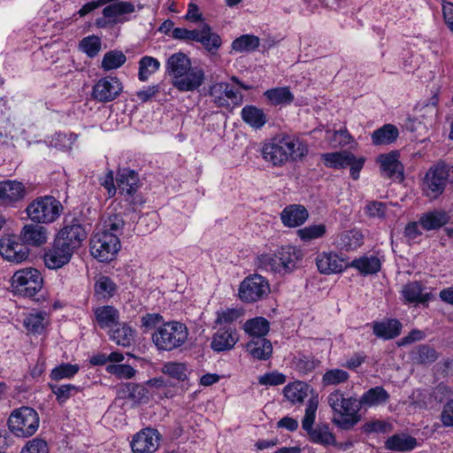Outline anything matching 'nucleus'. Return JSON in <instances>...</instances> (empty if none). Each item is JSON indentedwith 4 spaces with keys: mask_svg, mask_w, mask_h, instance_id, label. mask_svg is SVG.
<instances>
[{
    "mask_svg": "<svg viewBox=\"0 0 453 453\" xmlns=\"http://www.w3.org/2000/svg\"><path fill=\"white\" fill-rule=\"evenodd\" d=\"M166 73L173 78V85L179 91L188 92L197 89L204 81L202 68L192 67L189 58L177 52L171 55L165 64Z\"/></svg>",
    "mask_w": 453,
    "mask_h": 453,
    "instance_id": "1",
    "label": "nucleus"
},
{
    "mask_svg": "<svg viewBox=\"0 0 453 453\" xmlns=\"http://www.w3.org/2000/svg\"><path fill=\"white\" fill-rule=\"evenodd\" d=\"M326 402L334 411L332 422L339 428L349 430L360 421L356 397L345 398L342 391L336 389L328 395Z\"/></svg>",
    "mask_w": 453,
    "mask_h": 453,
    "instance_id": "2",
    "label": "nucleus"
},
{
    "mask_svg": "<svg viewBox=\"0 0 453 453\" xmlns=\"http://www.w3.org/2000/svg\"><path fill=\"white\" fill-rule=\"evenodd\" d=\"M307 152L308 149L303 143L288 138H274L262 149L263 157L273 165H281L288 159H301Z\"/></svg>",
    "mask_w": 453,
    "mask_h": 453,
    "instance_id": "3",
    "label": "nucleus"
},
{
    "mask_svg": "<svg viewBox=\"0 0 453 453\" xmlns=\"http://www.w3.org/2000/svg\"><path fill=\"white\" fill-rule=\"evenodd\" d=\"M188 336L187 326L178 321H168L158 326L151 335L158 350L172 351L182 346Z\"/></svg>",
    "mask_w": 453,
    "mask_h": 453,
    "instance_id": "4",
    "label": "nucleus"
},
{
    "mask_svg": "<svg viewBox=\"0 0 453 453\" xmlns=\"http://www.w3.org/2000/svg\"><path fill=\"white\" fill-rule=\"evenodd\" d=\"M318 406V395L310 397L302 420V427L307 433L311 442L323 446L334 445L336 443L335 436L330 431L327 424H318L313 427Z\"/></svg>",
    "mask_w": 453,
    "mask_h": 453,
    "instance_id": "5",
    "label": "nucleus"
},
{
    "mask_svg": "<svg viewBox=\"0 0 453 453\" xmlns=\"http://www.w3.org/2000/svg\"><path fill=\"white\" fill-rule=\"evenodd\" d=\"M62 209L61 203L54 196H44L31 202L26 211L33 222L49 224L54 222L60 216Z\"/></svg>",
    "mask_w": 453,
    "mask_h": 453,
    "instance_id": "6",
    "label": "nucleus"
},
{
    "mask_svg": "<svg viewBox=\"0 0 453 453\" xmlns=\"http://www.w3.org/2000/svg\"><path fill=\"white\" fill-rule=\"evenodd\" d=\"M39 421L38 413L33 408L21 407L11 414L8 426L16 436L29 437L37 431Z\"/></svg>",
    "mask_w": 453,
    "mask_h": 453,
    "instance_id": "7",
    "label": "nucleus"
},
{
    "mask_svg": "<svg viewBox=\"0 0 453 453\" xmlns=\"http://www.w3.org/2000/svg\"><path fill=\"white\" fill-rule=\"evenodd\" d=\"M120 249L116 234L97 231L90 239V253L100 262L113 260Z\"/></svg>",
    "mask_w": 453,
    "mask_h": 453,
    "instance_id": "8",
    "label": "nucleus"
},
{
    "mask_svg": "<svg viewBox=\"0 0 453 453\" xmlns=\"http://www.w3.org/2000/svg\"><path fill=\"white\" fill-rule=\"evenodd\" d=\"M43 279L41 273L32 267L17 271L12 278V288L15 294L32 297L42 288Z\"/></svg>",
    "mask_w": 453,
    "mask_h": 453,
    "instance_id": "9",
    "label": "nucleus"
},
{
    "mask_svg": "<svg viewBox=\"0 0 453 453\" xmlns=\"http://www.w3.org/2000/svg\"><path fill=\"white\" fill-rule=\"evenodd\" d=\"M449 183V168L439 163L428 169L423 180V190L430 199L438 198Z\"/></svg>",
    "mask_w": 453,
    "mask_h": 453,
    "instance_id": "10",
    "label": "nucleus"
},
{
    "mask_svg": "<svg viewBox=\"0 0 453 453\" xmlns=\"http://www.w3.org/2000/svg\"><path fill=\"white\" fill-rule=\"evenodd\" d=\"M269 293L268 280L259 274L245 278L239 288V297L245 303H255L266 297Z\"/></svg>",
    "mask_w": 453,
    "mask_h": 453,
    "instance_id": "11",
    "label": "nucleus"
},
{
    "mask_svg": "<svg viewBox=\"0 0 453 453\" xmlns=\"http://www.w3.org/2000/svg\"><path fill=\"white\" fill-rule=\"evenodd\" d=\"M88 232L81 219L73 218L65 219V226L58 232L56 240L73 251L78 250L86 240Z\"/></svg>",
    "mask_w": 453,
    "mask_h": 453,
    "instance_id": "12",
    "label": "nucleus"
},
{
    "mask_svg": "<svg viewBox=\"0 0 453 453\" xmlns=\"http://www.w3.org/2000/svg\"><path fill=\"white\" fill-rule=\"evenodd\" d=\"M30 250L20 240L19 235H7L0 239V254L4 259L20 264L29 257Z\"/></svg>",
    "mask_w": 453,
    "mask_h": 453,
    "instance_id": "13",
    "label": "nucleus"
},
{
    "mask_svg": "<svg viewBox=\"0 0 453 453\" xmlns=\"http://www.w3.org/2000/svg\"><path fill=\"white\" fill-rule=\"evenodd\" d=\"M122 90L123 85L119 78L106 76L94 85L92 96L99 103H108L115 100Z\"/></svg>",
    "mask_w": 453,
    "mask_h": 453,
    "instance_id": "14",
    "label": "nucleus"
},
{
    "mask_svg": "<svg viewBox=\"0 0 453 453\" xmlns=\"http://www.w3.org/2000/svg\"><path fill=\"white\" fill-rule=\"evenodd\" d=\"M209 94L213 103L219 107H229L230 104L240 105L243 101L242 94L234 90L227 82H219L211 85Z\"/></svg>",
    "mask_w": 453,
    "mask_h": 453,
    "instance_id": "15",
    "label": "nucleus"
},
{
    "mask_svg": "<svg viewBox=\"0 0 453 453\" xmlns=\"http://www.w3.org/2000/svg\"><path fill=\"white\" fill-rule=\"evenodd\" d=\"M160 439L157 430L150 427L142 429L134 436L132 450L134 453H154L158 449Z\"/></svg>",
    "mask_w": 453,
    "mask_h": 453,
    "instance_id": "16",
    "label": "nucleus"
},
{
    "mask_svg": "<svg viewBox=\"0 0 453 453\" xmlns=\"http://www.w3.org/2000/svg\"><path fill=\"white\" fill-rule=\"evenodd\" d=\"M316 265L320 273H340L349 267V262L335 252H322L315 259Z\"/></svg>",
    "mask_w": 453,
    "mask_h": 453,
    "instance_id": "17",
    "label": "nucleus"
},
{
    "mask_svg": "<svg viewBox=\"0 0 453 453\" xmlns=\"http://www.w3.org/2000/svg\"><path fill=\"white\" fill-rule=\"evenodd\" d=\"M27 196L23 183L17 180L0 181V204L12 205L21 201Z\"/></svg>",
    "mask_w": 453,
    "mask_h": 453,
    "instance_id": "18",
    "label": "nucleus"
},
{
    "mask_svg": "<svg viewBox=\"0 0 453 453\" xmlns=\"http://www.w3.org/2000/svg\"><path fill=\"white\" fill-rule=\"evenodd\" d=\"M73 252L55 239L53 247L44 255L45 265L50 269L61 268L69 263Z\"/></svg>",
    "mask_w": 453,
    "mask_h": 453,
    "instance_id": "19",
    "label": "nucleus"
},
{
    "mask_svg": "<svg viewBox=\"0 0 453 453\" xmlns=\"http://www.w3.org/2000/svg\"><path fill=\"white\" fill-rule=\"evenodd\" d=\"M399 154L396 151H391L388 154H381L378 157V162L380 164L382 174L388 178L403 180V165L398 159Z\"/></svg>",
    "mask_w": 453,
    "mask_h": 453,
    "instance_id": "20",
    "label": "nucleus"
},
{
    "mask_svg": "<svg viewBox=\"0 0 453 453\" xmlns=\"http://www.w3.org/2000/svg\"><path fill=\"white\" fill-rule=\"evenodd\" d=\"M238 342V335L235 328L225 326L219 328L212 336L211 342V349L216 352L229 350Z\"/></svg>",
    "mask_w": 453,
    "mask_h": 453,
    "instance_id": "21",
    "label": "nucleus"
},
{
    "mask_svg": "<svg viewBox=\"0 0 453 453\" xmlns=\"http://www.w3.org/2000/svg\"><path fill=\"white\" fill-rule=\"evenodd\" d=\"M116 182L120 193L132 196L140 187L138 173L129 168L119 169L116 174Z\"/></svg>",
    "mask_w": 453,
    "mask_h": 453,
    "instance_id": "22",
    "label": "nucleus"
},
{
    "mask_svg": "<svg viewBox=\"0 0 453 453\" xmlns=\"http://www.w3.org/2000/svg\"><path fill=\"white\" fill-rule=\"evenodd\" d=\"M19 237L26 246L38 247L47 242L48 231L41 225L27 224L22 227Z\"/></svg>",
    "mask_w": 453,
    "mask_h": 453,
    "instance_id": "23",
    "label": "nucleus"
},
{
    "mask_svg": "<svg viewBox=\"0 0 453 453\" xmlns=\"http://www.w3.org/2000/svg\"><path fill=\"white\" fill-rule=\"evenodd\" d=\"M277 252L282 274L292 273L303 259L302 250L294 246H283Z\"/></svg>",
    "mask_w": 453,
    "mask_h": 453,
    "instance_id": "24",
    "label": "nucleus"
},
{
    "mask_svg": "<svg viewBox=\"0 0 453 453\" xmlns=\"http://www.w3.org/2000/svg\"><path fill=\"white\" fill-rule=\"evenodd\" d=\"M402 323L395 319H387L372 323L373 334L382 340H391L401 334Z\"/></svg>",
    "mask_w": 453,
    "mask_h": 453,
    "instance_id": "25",
    "label": "nucleus"
},
{
    "mask_svg": "<svg viewBox=\"0 0 453 453\" xmlns=\"http://www.w3.org/2000/svg\"><path fill=\"white\" fill-rule=\"evenodd\" d=\"M402 296L405 302L415 303H427L432 294L426 291L425 286L419 281H411L402 288Z\"/></svg>",
    "mask_w": 453,
    "mask_h": 453,
    "instance_id": "26",
    "label": "nucleus"
},
{
    "mask_svg": "<svg viewBox=\"0 0 453 453\" xmlns=\"http://www.w3.org/2000/svg\"><path fill=\"white\" fill-rule=\"evenodd\" d=\"M309 213L304 206L292 204L286 207L280 213V219L284 226L296 227L303 225L308 219Z\"/></svg>",
    "mask_w": 453,
    "mask_h": 453,
    "instance_id": "27",
    "label": "nucleus"
},
{
    "mask_svg": "<svg viewBox=\"0 0 453 453\" xmlns=\"http://www.w3.org/2000/svg\"><path fill=\"white\" fill-rule=\"evenodd\" d=\"M311 391V388L309 384L296 380L284 387L283 395L292 404H296L303 403Z\"/></svg>",
    "mask_w": 453,
    "mask_h": 453,
    "instance_id": "28",
    "label": "nucleus"
},
{
    "mask_svg": "<svg viewBox=\"0 0 453 453\" xmlns=\"http://www.w3.org/2000/svg\"><path fill=\"white\" fill-rule=\"evenodd\" d=\"M449 220L448 213L443 210H434L423 213L418 223L426 231L438 229L446 225Z\"/></svg>",
    "mask_w": 453,
    "mask_h": 453,
    "instance_id": "29",
    "label": "nucleus"
},
{
    "mask_svg": "<svg viewBox=\"0 0 453 453\" xmlns=\"http://www.w3.org/2000/svg\"><path fill=\"white\" fill-rule=\"evenodd\" d=\"M196 42H200L211 54H215L222 43L220 36L212 32L211 27L205 23L199 27Z\"/></svg>",
    "mask_w": 453,
    "mask_h": 453,
    "instance_id": "30",
    "label": "nucleus"
},
{
    "mask_svg": "<svg viewBox=\"0 0 453 453\" xmlns=\"http://www.w3.org/2000/svg\"><path fill=\"white\" fill-rule=\"evenodd\" d=\"M249 354L258 360H267L273 353V346L269 340L265 337L253 338L246 345Z\"/></svg>",
    "mask_w": 453,
    "mask_h": 453,
    "instance_id": "31",
    "label": "nucleus"
},
{
    "mask_svg": "<svg viewBox=\"0 0 453 453\" xmlns=\"http://www.w3.org/2000/svg\"><path fill=\"white\" fill-rule=\"evenodd\" d=\"M389 399V394L382 387H374L365 392L359 400L357 404L359 409L362 406H376L386 403Z\"/></svg>",
    "mask_w": 453,
    "mask_h": 453,
    "instance_id": "32",
    "label": "nucleus"
},
{
    "mask_svg": "<svg viewBox=\"0 0 453 453\" xmlns=\"http://www.w3.org/2000/svg\"><path fill=\"white\" fill-rule=\"evenodd\" d=\"M242 120L255 129H260L267 122V117L262 109L254 105H246L242 108Z\"/></svg>",
    "mask_w": 453,
    "mask_h": 453,
    "instance_id": "33",
    "label": "nucleus"
},
{
    "mask_svg": "<svg viewBox=\"0 0 453 453\" xmlns=\"http://www.w3.org/2000/svg\"><path fill=\"white\" fill-rule=\"evenodd\" d=\"M349 267L357 269L364 275L373 274L380 270L381 264L375 256H363L349 263Z\"/></svg>",
    "mask_w": 453,
    "mask_h": 453,
    "instance_id": "34",
    "label": "nucleus"
},
{
    "mask_svg": "<svg viewBox=\"0 0 453 453\" xmlns=\"http://www.w3.org/2000/svg\"><path fill=\"white\" fill-rule=\"evenodd\" d=\"M96 322L101 328L111 327L118 324L119 314L113 306L104 305L95 310Z\"/></svg>",
    "mask_w": 453,
    "mask_h": 453,
    "instance_id": "35",
    "label": "nucleus"
},
{
    "mask_svg": "<svg viewBox=\"0 0 453 453\" xmlns=\"http://www.w3.org/2000/svg\"><path fill=\"white\" fill-rule=\"evenodd\" d=\"M398 129L391 124H386L372 134L374 145H386L394 142L398 137Z\"/></svg>",
    "mask_w": 453,
    "mask_h": 453,
    "instance_id": "36",
    "label": "nucleus"
},
{
    "mask_svg": "<svg viewBox=\"0 0 453 453\" xmlns=\"http://www.w3.org/2000/svg\"><path fill=\"white\" fill-rule=\"evenodd\" d=\"M351 158L352 153L349 150L325 153L322 155L325 165L334 169H342L349 166Z\"/></svg>",
    "mask_w": 453,
    "mask_h": 453,
    "instance_id": "37",
    "label": "nucleus"
},
{
    "mask_svg": "<svg viewBox=\"0 0 453 453\" xmlns=\"http://www.w3.org/2000/svg\"><path fill=\"white\" fill-rule=\"evenodd\" d=\"M270 329L269 321L263 317L248 319L243 325V330L253 338L265 337Z\"/></svg>",
    "mask_w": 453,
    "mask_h": 453,
    "instance_id": "38",
    "label": "nucleus"
},
{
    "mask_svg": "<svg viewBox=\"0 0 453 453\" xmlns=\"http://www.w3.org/2000/svg\"><path fill=\"white\" fill-rule=\"evenodd\" d=\"M417 445V440L410 435L395 434L389 437L386 442L385 447L390 450L397 451H409L413 449Z\"/></svg>",
    "mask_w": 453,
    "mask_h": 453,
    "instance_id": "39",
    "label": "nucleus"
},
{
    "mask_svg": "<svg viewBox=\"0 0 453 453\" xmlns=\"http://www.w3.org/2000/svg\"><path fill=\"white\" fill-rule=\"evenodd\" d=\"M364 242V235L358 229L344 231L339 235V245L345 250H355Z\"/></svg>",
    "mask_w": 453,
    "mask_h": 453,
    "instance_id": "40",
    "label": "nucleus"
},
{
    "mask_svg": "<svg viewBox=\"0 0 453 453\" xmlns=\"http://www.w3.org/2000/svg\"><path fill=\"white\" fill-rule=\"evenodd\" d=\"M110 333L111 339L118 345L129 347L134 342V331L127 324H117Z\"/></svg>",
    "mask_w": 453,
    "mask_h": 453,
    "instance_id": "41",
    "label": "nucleus"
},
{
    "mask_svg": "<svg viewBox=\"0 0 453 453\" xmlns=\"http://www.w3.org/2000/svg\"><path fill=\"white\" fill-rule=\"evenodd\" d=\"M260 45V39L253 35H243L232 42V50L236 52H250Z\"/></svg>",
    "mask_w": 453,
    "mask_h": 453,
    "instance_id": "42",
    "label": "nucleus"
},
{
    "mask_svg": "<svg viewBox=\"0 0 453 453\" xmlns=\"http://www.w3.org/2000/svg\"><path fill=\"white\" fill-rule=\"evenodd\" d=\"M160 62L150 56L142 57L139 61L138 78L141 81H146L153 73L160 68Z\"/></svg>",
    "mask_w": 453,
    "mask_h": 453,
    "instance_id": "43",
    "label": "nucleus"
},
{
    "mask_svg": "<svg viewBox=\"0 0 453 453\" xmlns=\"http://www.w3.org/2000/svg\"><path fill=\"white\" fill-rule=\"evenodd\" d=\"M257 265L261 270L282 274L280 259L278 258V252L273 254L264 253L259 255L257 257Z\"/></svg>",
    "mask_w": 453,
    "mask_h": 453,
    "instance_id": "44",
    "label": "nucleus"
},
{
    "mask_svg": "<svg viewBox=\"0 0 453 453\" xmlns=\"http://www.w3.org/2000/svg\"><path fill=\"white\" fill-rule=\"evenodd\" d=\"M264 96L274 105L289 104L294 99L293 94L288 88L268 89L265 92Z\"/></svg>",
    "mask_w": 453,
    "mask_h": 453,
    "instance_id": "45",
    "label": "nucleus"
},
{
    "mask_svg": "<svg viewBox=\"0 0 453 453\" xmlns=\"http://www.w3.org/2000/svg\"><path fill=\"white\" fill-rule=\"evenodd\" d=\"M127 61L125 54L120 50H110L106 52L102 60V68L104 71L118 69Z\"/></svg>",
    "mask_w": 453,
    "mask_h": 453,
    "instance_id": "46",
    "label": "nucleus"
},
{
    "mask_svg": "<svg viewBox=\"0 0 453 453\" xmlns=\"http://www.w3.org/2000/svg\"><path fill=\"white\" fill-rule=\"evenodd\" d=\"M163 373L180 381L188 379V368L183 363L168 362L162 368Z\"/></svg>",
    "mask_w": 453,
    "mask_h": 453,
    "instance_id": "47",
    "label": "nucleus"
},
{
    "mask_svg": "<svg viewBox=\"0 0 453 453\" xmlns=\"http://www.w3.org/2000/svg\"><path fill=\"white\" fill-rule=\"evenodd\" d=\"M349 378V374L342 369H331L326 371L322 376V384L324 387L336 386L346 382Z\"/></svg>",
    "mask_w": 453,
    "mask_h": 453,
    "instance_id": "48",
    "label": "nucleus"
},
{
    "mask_svg": "<svg viewBox=\"0 0 453 453\" xmlns=\"http://www.w3.org/2000/svg\"><path fill=\"white\" fill-rule=\"evenodd\" d=\"M24 326L33 334H41L45 326V313H30L24 319Z\"/></svg>",
    "mask_w": 453,
    "mask_h": 453,
    "instance_id": "49",
    "label": "nucleus"
},
{
    "mask_svg": "<svg viewBox=\"0 0 453 453\" xmlns=\"http://www.w3.org/2000/svg\"><path fill=\"white\" fill-rule=\"evenodd\" d=\"M438 357L439 355L434 348L424 344L418 347L413 359L417 364L426 365L434 362Z\"/></svg>",
    "mask_w": 453,
    "mask_h": 453,
    "instance_id": "50",
    "label": "nucleus"
},
{
    "mask_svg": "<svg viewBox=\"0 0 453 453\" xmlns=\"http://www.w3.org/2000/svg\"><path fill=\"white\" fill-rule=\"evenodd\" d=\"M79 49L88 57L94 58L101 50V40L96 35L87 36L80 42Z\"/></svg>",
    "mask_w": 453,
    "mask_h": 453,
    "instance_id": "51",
    "label": "nucleus"
},
{
    "mask_svg": "<svg viewBox=\"0 0 453 453\" xmlns=\"http://www.w3.org/2000/svg\"><path fill=\"white\" fill-rule=\"evenodd\" d=\"M326 226L323 224L311 225L297 231L298 236L304 242H310L322 237L326 234Z\"/></svg>",
    "mask_w": 453,
    "mask_h": 453,
    "instance_id": "52",
    "label": "nucleus"
},
{
    "mask_svg": "<svg viewBox=\"0 0 453 453\" xmlns=\"http://www.w3.org/2000/svg\"><path fill=\"white\" fill-rule=\"evenodd\" d=\"M79 371L77 365H72L69 363H63L60 365L55 367L51 372L50 377L52 380H58L62 379H68L74 376Z\"/></svg>",
    "mask_w": 453,
    "mask_h": 453,
    "instance_id": "53",
    "label": "nucleus"
},
{
    "mask_svg": "<svg viewBox=\"0 0 453 453\" xmlns=\"http://www.w3.org/2000/svg\"><path fill=\"white\" fill-rule=\"evenodd\" d=\"M52 392L56 395L59 403L66 402L71 396L74 395L78 391V387L72 384H65L61 386L50 385Z\"/></svg>",
    "mask_w": 453,
    "mask_h": 453,
    "instance_id": "54",
    "label": "nucleus"
},
{
    "mask_svg": "<svg viewBox=\"0 0 453 453\" xmlns=\"http://www.w3.org/2000/svg\"><path fill=\"white\" fill-rule=\"evenodd\" d=\"M123 392L127 394V397L135 403L142 402L147 398L148 390L142 385L127 383L124 385Z\"/></svg>",
    "mask_w": 453,
    "mask_h": 453,
    "instance_id": "55",
    "label": "nucleus"
},
{
    "mask_svg": "<svg viewBox=\"0 0 453 453\" xmlns=\"http://www.w3.org/2000/svg\"><path fill=\"white\" fill-rule=\"evenodd\" d=\"M115 290L116 284L106 276H101L95 284V291L104 297L112 296Z\"/></svg>",
    "mask_w": 453,
    "mask_h": 453,
    "instance_id": "56",
    "label": "nucleus"
},
{
    "mask_svg": "<svg viewBox=\"0 0 453 453\" xmlns=\"http://www.w3.org/2000/svg\"><path fill=\"white\" fill-rule=\"evenodd\" d=\"M286 375L277 371L266 372L257 378V381L263 386H279L286 381Z\"/></svg>",
    "mask_w": 453,
    "mask_h": 453,
    "instance_id": "57",
    "label": "nucleus"
},
{
    "mask_svg": "<svg viewBox=\"0 0 453 453\" xmlns=\"http://www.w3.org/2000/svg\"><path fill=\"white\" fill-rule=\"evenodd\" d=\"M242 312L241 310L234 308L218 311L215 323L217 325L230 324L237 320L242 316Z\"/></svg>",
    "mask_w": 453,
    "mask_h": 453,
    "instance_id": "58",
    "label": "nucleus"
},
{
    "mask_svg": "<svg viewBox=\"0 0 453 453\" xmlns=\"http://www.w3.org/2000/svg\"><path fill=\"white\" fill-rule=\"evenodd\" d=\"M124 220L119 215H112L104 222V228L100 231H105L111 234H116L117 237L121 234L124 227Z\"/></svg>",
    "mask_w": 453,
    "mask_h": 453,
    "instance_id": "59",
    "label": "nucleus"
},
{
    "mask_svg": "<svg viewBox=\"0 0 453 453\" xmlns=\"http://www.w3.org/2000/svg\"><path fill=\"white\" fill-rule=\"evenodd\" d=\"M199 35V27L189 30L184 27H175L173 29L172 36L176 40L186 42H196Z\"/></svg>",
    "mask_w": 453,
    "mask_h": 453,
    "instance_id": "60",
    "label": "nucleus"
},
{
    "mask_svg": "<svg viewBox=\"0 0 453 453\" xmlns=\"http://www.w3.org/2000/svg\"><path fill=\"white\" fill-rule=\"evenodd\" d=\"M20 453H49V449L45 441L35 438L27 442Z\"/></svg>",
    "mask_w": 453,
    "mask_h": 453,
    "instance_id": "61",
    "label": "nucleus"
},
{
    "mask_svg": "<svg viewBox=\"0 0 453 453\" xmlns=\"http://www.w3.org/2000/svg\"><path fill=\"white\" fill-rule=\"evenodd\" d=\"M386 203L379 201L368 202L365 207V213L371 218H383L386 214Z\"/></svg>",
    "mask_w": 453,
    "mask_h": 453,
    "instance_id": "62",
    "label": "nucleus"
},
{
    "mask_svg": "<svg viewBox=\"0 0 453 453\" xmlns=\"http://www.w3.org/2000/svg\"><path fill=\"white\" fill-rule=\"evenodd\" d=\"M107 371L119 378L130 379L135 374V370L129 365H111Z\"/></svg>",
    "mask_w": 453,
    "mask_h": 453,
    "instance_id": "63",
    "label": "nucleus"
},
{
    "mask_svg": "<svg viewBox=\"0 0 453 453\" xmlns=\"http://www.w3.org/2000/svg\"><path fill=\"white\" fill-rule=\"evenodd\" d=\"M163 321V317L158 313H147L141 318L142 327L144 332L154 328Z\"/></svg>",
    "mask_w": 453,
    "mask_h": 453,
    "instance_id": "64",
    "label": "nucleus"
}]
</instances>
